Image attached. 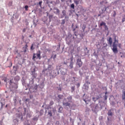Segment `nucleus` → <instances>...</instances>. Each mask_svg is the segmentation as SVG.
<instances>
[{"instance_id":"nucleus-1","label":"nucleus","mask_w":125,"mask_h":125,"mask_svg":"<svg viewBox=\"0 0 125 125\" xmlns=\"http://www.w3.org/2000/svg\"><path fill=\"white\" fill-rule=\"evenodd\" d=\"M113 40L114 42L112 44V50L113 52V53H118L119 52V51H118V43H119V41L118 40H117V36H116V34H114L113 36Z\"/></svg>"},{"instance_id":"nucleus-2","label":"nucleus","mask_w":125,"mask_h":125,"mask_svg":"<svg viewBox=\"0 0 125 125\" xmlns=\"http://www.w3.org/2000/svg\"><path fill=\"white\" fill-rule=\"evenodd\" d=\"M42 57L41 56V51H39L37 53H33V56L32 58V60L33 61H36V59H39L41 60Z\"/></svg>"},{"instance_id":"nucleus-3","label":"nucleus","mask_w":125,"mask_h":125,"mask_svg":"<svg viewBox=\"0 0 125 125\" xmlns=\"http://www.w3.org/2000/svg\"><path fill=\"white\" fill-rule=\"evenodd\" d=\"M77 65L79 66V67H81L83 66V62H82V59L81 58L78 59L77 60Z\"/></svg>"},{"instance_id":"nucleus-4","label":"nucleus","mask_w":125,"mask_h":125,"mask_svg":"<svg viewBox=\"0 0 125 125\" xmlns=\"http://www.w3.org/2000/svg\"><path fill=\"white\" fill-rule=\"evenodd\" d=\"M50 79H54L56 77V72H54V70L52 71L50 73Z\"/></svg>"},{"instance_id":"nucleus-5","label":"nucleus","mask_w":125,"mask_h":125,"mask_svg":"<svg viewBox=\"0 0 125 125\" xmlns=\"http://www.w3.org/2000/svg\"><path fill=\"white\" fill-rule=\"evenodd\" d=\"M69 59L70 60L69 67L71 68V69H72L73 68V65H74V62H73V61L74 60V58L73 57V56H71Z\"/></svg>"},{"instance_id":"nucleus-6","label":"nucleus","mask_w":125,"mask_h":125,"mask_svg":"<svg viewBox=\"0 0 125 125\" xmlns=\"http://www.w3.org/2000/svg\"><path fill=\"white\" fill-rule=\"evenodd\" d=\"M10 85H12L13 83V84H14V85L13 86H12V87H14V88H15V89H17L18 86H17V84L12 83V81L11 80L10 81Z\"/></svg>"},{"instance_id":"nucleus-7","label":"nucleus","mask_w":125,"mask_h":125,"mask_svg":"<svg viewBox=\"0 0 125 125\" xmlns=\"http://www.w3.org/2000/svg\"><path fill=\"white\" fill-rule=\"evenodd\" d=\"M78 28V26L76 25L75 28H73V31L74 32V36H76V38L78 37V35H77V33H78V31H76V29Z\"/></svg>"},{"instance_id":"nucleus-8","label":"nucleus","mask_w":125,"mask_h":125,"mask_svg":"<svg viewBox=\"0 0 125 125\" xmlns=\"http://www.w3.org/2000/svg\"><path fill=\"white\" fill-rule=\"evenodd\" d=\"M107 42L110 45H112V44L113 43V40L112 39V38L109 37V39L107 40Z\"/></svg>"},{"instance_id":"nucleus-9","label":"nucleus","mask_w":125,"mask_h":125,"mask_svg":"<svg viewBox=\"0 0 125 125\" xmlns=\"http://www.w3.org/2000/svg\"><path fill=\"white\" fill-rule=\"evenodd\" d=\"M106 3H108V2L106 0H104L100 2L101 5H104V4H106Z\"/></svg>"},{"instance_id":"nucleus-10","label":"nucleus","mask_w":125,"mask_h":125,"mask_svg":"<svg viewBox=\"0 0 125 125\" xmlns=\"http://www.w3.org/2000/svg\"><path fill=\"white\" fill-rule=\"evenodd\" d=\"M31 75L32 76V78L33 79H36L37 78V76H38V74L36 72H31Z\"/></svg>"},{"instance_id":"nucleus-11","label":"nucleus","mask_w":125,"mask_h":125,"mask_svg":"<svg viewBox=\"0 0 125 125\" xmlns=\"http://www.w3.org/2000/svg\"><path fill=\"white\" fill-rule=\"evenodd\" d=\"M122 93V99L123 100H125V89H123Z\"/></svg>"},{"instance_id":"nucleus-12","label":"nucleus","mask_w":125,"mask_h":125,"mask_svg":"<svg viewBox=\"0 0 125 125\" xmlns=\"http://www.w3.org/2000/svg\"><path fill=\"white\" fill-rule=\"evenodd\" d=\"M63 105H64V106H66V107L68 106L70 107V106H71V104L69 103H63Z\"/></svg>"},{"instance_id":"nucleus-13","label":"nucleus","mask_w":125,"mask_h":125,"mask_svg":"<svg viewBox=\"0 0 125 125\" xmlns=\"http://www.w3.org/2000/svg\"><path fill=\"white\" fill-rule=\"evenodd\" d=\"M104 25H106V23L104 22V21H102L101 22V23H100L99 25V28H100L101 27H102V26H104Z\"/></svg>"},{"instance_id":"nucleus-14","label":"nucleus","mask_w":125,"mask_h":125,"mask_svg":"<svg viewBox=\"0 0 125 125\" xmlns=\"http://www.w3.org/2000/svg\"><path fill=\"white\" fill-rule=\"evenodd\" d=\"M15 81H16L17 82H18L20 80V77L18 76H17L14 78Z\"/></svg>"},{"instance_id":"nucleus-15","label":"nucleus","mask_w":125,"mask_h":125,"mask_svg":"<svg viewBox=\"0 0 125 125\" xmlns=\"http://www.w3.org/2000/svg\"><path fill=\"white\" fill-rule=\"evenodd\" d=\"M107 115L108 116H113V112H112V111L111 110L108 111Z\"/></svg>"},{"instance_id":"nucleus-16","label":"nucleus","mask_w":125,"mask_h":125,"mask_svg":"<svg viewBox=\"0 0 125 125\" xmlns=\"http://www.w3.org/2000/svg\"><path fill=\"white\" fill-rule=\"evenodd\" d=\"M48 115L50 117H52V111L51 110H49L48 112Z\"/></svg>"},{"instance_id":"nucleus-17","label":"nucleus","mask_w":125,"mask_h":125,"mask_svg":"<svg viewBox=\"0 0 125 125\" xmlns=\"http://www.w3.org/2000/svg\"><path fill=\"white\" fill-rule=\"evenodd\" d=\"M99 109H100V107H99L98 104H96L95 107V110H96V111H98Z\"/></svg>"},{"instance_id":"nucleus-18","label":"nucleus","mask_w":125,"mask_h":125,"mask_svg":"<svg viewBox=\"0 0 125 125\" xmlns=\"http://www.w3.org/2000/svg\"><path fill=\"white\" fill-rule=\"evenodd\" d=\"M63 110V107L62 106H60L58 110L59 113H62V110Z\"/></svg>"},{"instance_id":"nucleus-19","label":"nucleus","mask_w":125,"mask_h":125,"mask_svg":"<svg viewBox=\"0 0 125 125\" xmlns=\"http://www.w3.org/2000/svg\"><path fill=\"white\" fill-rule=\"evenodd\" d=\"M58 98L60 100V99H63V98H64V96H63V95H58Z\"/></svg>"},{"instance_id":"nucleus-20","label":"nucleus","mask_w":125,"mask_h":125,"mask_svg":"<svg viewBox=\"0 0 125 125\" xmlns=\"http://www.w3.org/2000/svg\"><path fill=\"white\" fill-rule=\"evenodd\" d=\"M74 2L76 4V5H78V4L80 3V0H74Z\"/></svg>"},{"instance_id":"nucleus-21","label":"nucleus","mask_w":125,"mask_h":125,"mask_svg":"<svg viewBox=\"0 0 125 125\" xmlns=\"http://www.w3.org/2000/svg\"><path fill=\"white\" fill-rule=\"evenodd\" d=\"M62 14L63 16H66V11L65 10H62Z\"/></svg>"},{"instance_id":"nucleus-22","label":"nucleus","mask_w":125,"mask_h":125,"mask_svg":"<svg viewBox=\"0 0 125 125\" xmlns=\"http://www.w3.org/2000/svg\"><path fill=\"white\" fill-rule=\"evenodd\" d=\"M104 26V28L106 31H108L109 30V28H108V26H107V25H106V23Z\"/></svg>"},{"instance_id":"nucleus-23","label":"nucleus","mask_w":125,"mask_h":125,"mask_svg":"<svg viewBox=\"0 0 125 125\" xmlns=\"http://www.w3.org/2000/svg\"><path fill=\"white\" fill-rule=\"evenodd\" d=\"M28 48V45L27 44H25L24 46V48H25V50L24 51V52H26L27 51V48Z\"/></svg>"},{"instance_id":"nucleus-24","label":"nucleus","mask_w":125,"mask_h":125,"mask_svg":"<svg viewBox=\"0 0 125 125\" xmlns=\"http://www.w3.org/2000/svg\"><path fill=\"white\" fill-rule=\"evenodd\" d=\"M24 8L26 11H28V8H29V6L28 5H25L24 6Z\"/></svg>"},{"instance_id":"nucleus-25","label":"nucleus","mask_w":125,"mask_h":125,"mask_svg":"<svg viewBox=\"0 0 125 125\" xmlns=\"http://www.w3.org/2000/svg\"><path fill=\"white\" fill-rule=\"evenodd\" d=\"M0 104H1V108H3V106H4L5 103H2V102H0Z\"/></svg>"},{"instance_id":"nucleus-26","label":"nucleus","mask_w":125,"mask_h":125,"mask_svg":"<svg viewBox=\"0 0 125 125\" xmlns=\"http://www.w3.org/2000/svg\"><path fill=\"white\" fill-rule=\"evenodd\" d=\"M71 8H72V9H75V4H72L71 5Z\"/></svg>"},{"instance_id":"nucleus-27","label":"nucleus","mask_w":125,"mask_h":125,"mask_svg":"<svg viewBox=\"0 0 125 125\" xmlns=\"http://www.w3.org/2000/svg\"><path fill=\"white\" fill-rule=\"evenodd\" d=\"M72 98V96H70L67 98V99L68 100H71Z\"/></svg>"},{"instance_id":"nucleus-28","label":"nucleus","mask_w":125,"mask_h":125,"mask_svg":"<svg viewBox=\"0 0 125 125\" xmlns=\"http://www.w3.org/2000/svg\"><path fill=\"white\" fill-rule=\"evenodd\" d=\"M33 46H34V44H32L31 46V48H30L31 50H34L35 49V48H34Z\"/></svg>"},{"instance_id":"nucleus-29","label":"nucleus","mask_w":125,"mask_h":125,"mask_svg":"<svg viewBox=\"0 0 125 125\" xmlns=\"http://www.w3.org/2000/svg\"><path fill=\"white\" fill-rule=\"evenodd\" d=\"M53 104H54V102H53V101H51L50 102V106H52V105H53Z\"/></svg>"},{"instance_id":"nucleus-30","label":"nucleus","mask_w":125,"mask_h":125,"mask_svg":"<svg viewBox=\"0 0 125 125\" xmlns=\"http://www.w3.org/2000/svg\"><path fill=\"white\" fill-rule=\"evenodd\" d=\"M114 14L113 15V17H115L116 15H117V13H116V11H114Z\"/></svg>"},{"instance_id":"nucleus-31","label":"nucleus","mask_w":125,"mask_h":125,"mask_svg":"<svg viewBox=\"0 0 125 125\" xmlns=\"http://www.w3.org/2000/svg\"><path fill=\"white\" fill-rule=\"evenodd\" d=\"M57 55L56 54L54 55L53 56H52L53 59H55Z\"/></svg>"},{"instance_id":"nucleus-32","label":"nucleus","mask_w":125,"mask_h":125,"mask_svg":"<svg viewBox=\"0 0 125 125\" xmlns=\"http://www.w3.org/2000/svg\"><path fill=\"white\" fill-rule=\"evenodd\" d=\"M125 21V16H124V17L122 19V23H124Z\"/></svg>"},{"instance_id":"nucleus-33","label":"nucleus","mask_w":125,"mask_h":125,"mask_svg":"<svg viewBox=\"0 0 125 125\" xmlns=\"http://www.w3.org/2000/svg\"><path fill=\"white\" fill-rule=\"evenodd\" d=\"M56 12H57V13H58V14H59V13H60V10H59V9H56Z\"/></svg>"},{"instance_id":"nucleus-34","label":"nucleus","mask_w":125,"mask_h":125,"mask_svg":"<svg viewBox=\"0 0 125 125\" xmlns=\"http://www.w3.org/2000/svg\"><path fill=\"white\" fill-rule=\"evenodd\" d=\"M52 17H53V16L52 15H50L49 16V19L50 20V19H52Z\"/></svg>"},{"instance_id":"nucleus-35","label":"nucleus","mask_w":125,"mask_h":125,"mask_svg":"<svg viewBox=\"0 0 125 125\" xmlns=\"http://www.w3.org/2000/svg\"><path fill=\"white\" fill-rule=\"evenodd\" d=\"M62 24H65V20H62Z\"/></svg>"},{"instance_id":"nucleus-36","label":"nucleus","mask_w":125,"mask_h":125,"mask_svg":"<svg viewBox=\"0 0 125 125\" xmlns=\"http://www.w3.org/2000/svg\"><path fill=\"white\" fill-rule=\"evenodd\" d=\"M31 73H36V68H34L33 71H31Z\"/></svg>"},{"instance_id":"nucleus-37","label":"nucleus","mask_w":125,"mask_h":125,"mask_svg":"<svg viewBox=\"0 0 125 125\" xmlns=\"http://www.w3.org/2000/svg\"><path fill=\"white\" fill-rule=\"evenodd\" d=\"M80 85H81V84L80 83L77 84V87H80Z\"/></svg>"},{"instance_id":"nucleus-38","label":"nucleus","mask_w":125,"mask_h":125,"mask_svg":"<svg viewBox=\"0 0 125 125\" xmlns=\"http://www.w3.org/2000/svg\"><path fill=\"white\" fill-rule=\"evenodd\" d=\"M22 32L23 33H25V32H26V28H23L22 30Z\"/></svg>"},{"instance_id":"nucleus-39","label":"nucleus","mask_w":125,"mask_h":125,"mask_svg":"<svg viewBox=\"0 0 125 125\" xmlns=\"http://www.w3.org/2000/svg\"><path fill=\"white\" fill-rule=\"evenodd\" d=\"M42 1L39 2V5H40V6H42Z\"/></svg>"},{"instance_id":"nucleus-40","label":"nucleus","mask_w":125,"mask_h":125,"mask_svg":"<svg viewBox=\"0 0 125 125\" xmlns=\"http://www.w3.org/2000/svg\"><path fill=\"white\" fill-rule=\"evenodd\" d=\"M58 90H60V91H61L62 90V88L61 87H59Z\"/></svg>"},{"instance_id":"nucleus-41","label":"nucleus","mask_w":125,"mask_h":125,"mask_svg":"<svg viewBox=\"0 0 125 125\" xmlns=\"http://www.w3.org/2000/svg\"><path fill=\"white\" fill-rule=\"evenodd\" d=\"M71 89H72V90H75V86L71 87Z\"/></svg>"},{"instance_id":"nucleus-42","label":"nucleus","mask_w":125,"mask_h":125,"mask_svg":"<svg viewBox=\"0 0 125 125\" xmlns=\"http://www.w3.org/2000/svg\"><path fill=\"white\" fill-rule=\"evenodd\" d=\"M92 99H93V101H96V100H95V97H93Z\"/></svg>"},{"instance_id":"nucleus-43","label":"nucleus","mask_w":125,"mask_h":125,"mask_svg":"<svg viewBox=\"0 0 125 125\" xmlns=\"http://www.w3.org/2000/svg\"><path fill=\"white\" fill-rule=\"evenodd\" d=\"M104 98H105V100H107V96H105Z\"/></svg>"},{"instance_id":"nucleus-44","label":"nucleus","mask_w":125,"mask_h":125,"mask_svg":"<svg viewBox=\"0 0 125 125\" xmlns=\"http://www.w3.org/2000/svg\"><path fill=\"white\" fill-rule=\"evenodd\" d=\"M119 47H120V48H121V43L119 44Z\"/></svg>"},{"instance_id":"nucleus-45","label":"nucleus","mask_w":125,"mask_h":125,"mask_svg":"<svg viewBox=\"0 0 125 125\" xmlns=\"http://www.w3.org/2000/svg\"><path fill=\"white\" fill-rule=\"evenodd\" d=\"M84 29H85V25L84 26V28L83 29V31H84Z\"/></svg>"},{"instance_id":"nucleus-46","label":"nucleus","mask_w":125,"mask_h":125,"mask_svg":"<svg viewBox=\"0 0 125 125\" xmlns=\"http://www.w3.org/2000/svg\"><path fill=\"white\" fill-rule=\"evenodd\" d=\"M4 82H5V83H6V79L4 80Z\"/></svg>"},{"instance_id":"nucleus-47","label":"nucleus","mask_w":125,"mask_h":125,"mask_svg":"<svg viewBox=\"0 0 125 125\" xmlns=\"http://www.w3.org/2000/svg\"><path fill=\"white\" fill-rule=\"evenodd\" d=\"M5 107H6V108L7 107V104L6 105Z\"/></svg>"},{"instance_id":"nucleus-48","label":"nucleus","mask_w":125,"mask_h":125,"mask_svg":"<svg viewBox=\"0 0 125 125\" xmlns=\"http://www.w3.org/2000/svg\"><path fill=\"white\" fill-rule=\"evenodd\" d=\"M73 26H74V24H72V27H73Z\"/></svg>"},{"instance_id":"nucleus-49","label":"nucleus","mask_w":125,"mask_h":125,"mask_svg":"<svg viewBox=\"0 0 125 125\" xmlns=\"http://www.w3.org/2000/svg\"><path fill=\"white\" fill-rule=\"evenodd\" d=\"M16 70H17V67H16Z\"/></svg>"},{"instance_id":"nucleus-50","label":"nucleus","mask_w":125,"mask_h":125,"mask_svg":"<svg viewBox=\"0 0 125 125\" xmlns=\"http://www.w3.org/2000/svg\"><path fill=\"white\" fill-rule=\"evenodd\" d=\"M84 101L85 102H86V101H85V100H84Z\"/></svg>"},{"instance_id":"nucleus-51","label":"nucleus","mask_w":125,"mask_h":125,"mask_svg":"<svg viewBox=\"0 0 125 125\" xmlns=\"http://www.w3.org/2000/svg\"><path fill=\"white\" fill-rule=\"evenodd\" d=\"M73 39H75V37H73Z\"/></svg>"},{"instance_id":"nucleus-52","label":"nucleus","mask_w":125,"mask_h":125,"mask_svg":"<svg viewBox=\"0 0 125 125\" xmlns=\"http://www.w3.org/2000/svg\"><path fill=\"white\" fill-rule=\"evenodd\" d=\"M59 48H60V45H59Z\"/></svg>"},{"instance_id":"nucleus-53","label":"nucleus","mask_w":125,"mask_h":125,"mask_svg":"<svg viewBox=\"0 0 125 125\" xmlns=\"http://www.w3.org/2000/svg\"><path fill=\"white\" fill-rule=\"evenodd\" d=\"M118 64H120V62H118Z\"/></svg>"},{"instance_id":"nucleus-54","label":"nucleus","mask_w":125,"mask_h":125,"mask_svg":"<svg viewBox=\"0 0 125 125\" xmlns=\"http://www.w3.org/2000/svg\"><path fill=\"white\" fill-rule=\"evenodd\" d=\"M121 57H123V56H121Z\"/></svg>"},{"instance_id":"nucleus-55","label":"nucleus","mask_w":125,"mask_h":125,"mask_svg":"<svg viewBox=\"0 0 125 125\" xmlns=\"http://www.w3.org/2000/svg\"><path fill=\"white\" fill-rule=\"evenodd\" d=\"M15 66H13V68H14Z\"/></svg>"},{"instance_id":"nucleus-56","label":"nucleus","mask_w":125,"mask_h":125,"mask_svg":"<svg viewBox=\"0 0 125 125\" xmlns=\"http://www.w3.org/2000/svg\"><path fill=\"white\" fill-rule=\"evenodd\" d=\"M30 125L29 124H28V125Z\"/></svg>"}]
</instances>
